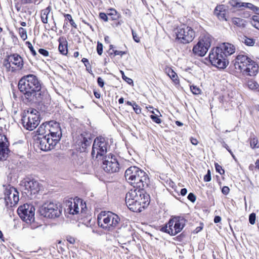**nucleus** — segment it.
Listing matches in <instances>:
<instances>
[{
  "instance_id": "obj_47",
  "label": "nucleus",
  "mask_w": 259,
  "mask_h": 259,
  "mask_svg": "<svg viewBox=\"0 0 259 259\" xmlns=\"http://www.w3.org/2000/svg\"><path fill=\"white\" fill-rule=\"evenodd\" d=\"M211 178L210 170L208 169L207 170V174L204 177V181L205 182H209L211 181Z\"/></svg>"
},
{
  "instance_id": "obj_7",
  "label": "nucleus",
  "mask_w": 259,
  "mask_h": 259,
  "mask_svg": "<svg viewBox=\"0 0 259 259\" xmlns=\"http://www.w3.org/2000/svg\"><path fill=\"white\" fill-rule=\"evenodd\" d=\"M108 142L104 138H96L94 141L91 155L93 158L102 159L106 156L108 150Z\"/></svg>"
},
{
  "instance_id": "obj_54",
  "label": "nucleus",
  "mask_w": 259,
  "mask_h": 259,
  "mask_svg": "<svg viewBox=\"0 0 259 259\" xmlns=\"http://www.w3.org/2000/svg\"><path fill=\"white\" fill-rule=\"evenodd\" d=\"M66 240L70 244H74L75 243V239L71 236H67L66 237Z\"/></svg>"
},
{
  "instance_id": "obj_5",
  "label": "nucleus",
  "mask_w": 259,
  "mask_h": 259,
  "mask_svg": "<svg viewBox=\"0 0 259 259\" xmlns=\"http://www.w3.org/2000/svg\"><path fill=\"white\" fill-rule=\"evenodd\" d=\"M186 220L180 217H175L170 219L165 226L160 230L171 236H175L180 233L184 227Z\"/></svg>"
},
{
  "instance_id": "obj_64",
  "label": "nucleus",
  "mask_w": 259,
  "mask_h": 259,
  "mask_svg": "<svg viewBox=\"0 0 259 259\" xmlns=\"http://www.w3.org/2000/svg\"><path fill=\"white\" fill-rule=\"evenodd\" d=\"M250 10L255 12L256 14H259V8L255 6L254 9H251Z\"/></svg>"
},
{
  "instance_id": "obj_61",
  "label": "nucleus",
  "mask_w": 259,
  "mask_h": 259,
  "mask_svg": "<svg viewBox=\"0 0 259 259\" xmlns=\"http://www.w3.org/2000/svg\"><path fill=\"white\" fill-rule=\"evenodd\" d=\"M187 193V190L186 188H183L181 190V194L182 196H185Z\"/></svg>"
},
{
  "instance_id": "obj_34",
  "label": "nucleus",
  "mask_w": 259,
  "mask_h": 259,
  "mask_svg": "<svg viewBox=\"0 0 259 259\" xmlns=\"http://www.w3.org/2000/svg\"><path fill=\"white\" fill-rule=\"evenodd\" d=\"M156 112L158 114H155V115H151L150 117L153 121L156 122V123H160L161 120L159 118V116L161 115L158 110H156Z\"/></svg>"
},
{
  "instance_id": "obj_30",
  "label": "nucleus",
  "mask_w": 259,
  "mask_h": 259,
  "mask_svg": "<svg viewBox=\"0 0 259 259\" xmlns=\"http://www.w3.org/2000/svg\"><path fill=\"white\" fill-rule=\"evenodd\" d=\"M232 23L237 27H244L245 25V21L240 18L234 17L232 18Z\"/></svg>"
},
{
  "instance_id": "obj_29",
  "label": "nucleus",
  "mask_w": 259,
  "mask_h": 259,
  "mask_svg": "<svg viewBox=\"0 0 259 259\" xmlns=\"http://www.w3.org/2000/svg\"><path fill=\"white\" fill-rule=\"evenodd\" d=\"M49 126V122L42 123L37 130L36 132L37 134L40 136V137L45 136L44 135L45 134V129L46 128H47L50 127Z\"/></svg>"
},
{
  "instance_id": "obj_11",
  "label": "nucleus",
  "mask_w": 259,
  "mask_h": 259,
  "mask_svg": "<svg viewBox=\"0 0 259 259\" xmlns=\"http://www.w3.org/2000/svg\"><path fill=\"white\" fill-rule=\"evenodd\" d=\"M177 38L183 44H188L194 39L195 33L193 29L186 25H183L177 29Z\"/></svg>"
},
{
  "instance_id": "obj_50",
  "label": "nucleus",
  "mask_w": 259,
  "mask_h": 259,
  "mask_svg": "<svg viewBox=\"0 0 259 259\" xmlns=\"http://www.w3.org/2000/svg\"><path fill=\"white\" fill-rule=\"evenodd\" d=\"M121 73L122 75V78L125 80L126 81L128 84H131L132 83H133V80L129 78V77H126L124 74V73L122 71H121Z\"/></svg>"
},
{
  "instance_id": "obj_18",
  "label": "nucleus",
  "mask_w": 259,
  "mask_h": 259,
  "mask_svg": "<svg viewBox=\"0 0 259 259\" xmlns=\"http://www.w3.org/2000/svg\"><path fill=\"white\" fill-rule=\"evenodd\" d=\"M9 145L6 136L0 134V160H5L8 158L10 152Z\"/></svg>"
},
{
  "instance_id": "obj_27",
  "label": "nucleus",
  "mask_w": 259,
  "mask_h": 259,
  "mask_svg": "<svg viewBox=\"0 0 259 259\" xmlns=\"http://www.w3.org/2000/svg\"><path fill=\"white\" fill-rule=\"evenodd\" d=\"M51 10V7L48 6L46 9L42 10L41 12V20L44 24L48 23V15Z\"/></svg>"
},
{
  "instance_id": "obj_41",
  "label": "nucleus",
  "mask_w": 259,
  "mask_h": 259,
  "mask_svg": "<svg viewBox=\"0 0 259 259\" xmlns=\"http://www.w3.org/2000/svg\"><path fill=\"white\" fill-rule=\"evenodd\" d=\"M242 5V10H245V9H248L250 10L251 9H254L255 6L252 5L251 3H243L241 4Z\"/></svg>"
},
{
  "instance_id": "obj_3",
  "label": "nucleus",
  "mask_w": 259,
  "mask_h": 259,
  "mask_svg": "<svg viewBox=\"0 0 259 259\" xmlns=\"http://www.w3.org/2000/svg\"><path fill=\"white\" fill-rule=\"evenodd\" d=\"M125 178L129 183L134 185V188H143L147 186L148 176L146 173L136 166H131L125 172Z\"/></svg>"
},
{
  "instance_id": "obj_12",
  "label": "nucleus",
  "mask_w": 259,
  "mask_h": 259,
  "mask_svg": "<svg viewBox=\"0 0 259 259\" xmlns=\"http://www.w3.org/2000/svg\"><path fill=\"white\" fill-rule=\"evenodd\" d=\"M4 199L5 205L8 208L15 206L19 200V193L14 187L7 186L4 191Z\"/></svg>"
},
{
  "instance_id": "obj_15",
  "label": "nucleus",
  "mask_w": 259,
  "mask_h": 259,
  "mask_svg": "<svg viewBox=\"0 0 259 259\" xmlns=\"http://www.w3.org/2000/svg\"><path fill=\"white\" fill-rule=\"evenodd\" d=\"M149 195H144V197L131 201L132 204L125 203L127 207L134 212H141L149 204Z\"/></svg>"
},
{
  "instance_id": "obj_62",
  "label": "nucleus",
  "mask_w": 259,
  "mask_h": 259,
  "mask_svg": "<svg viewBox=\"0 0 259 259\" xmlns=\"http://www.w3.org/2000/svg\"><path fill=\"white\" fill-rule=\"evenodd\" d=\"M221 221V218L219 216H215L214 219V222L215 223H219Z\"/></svg>"
},
{
  "instance_id": "obj_53",
  "label": "nucleus",
  "mask_w": 259,
  "mask_h": 259,
  "mask_svg": "<svg viewBox=\"0 0 259 259\" xmlns=\"http://www.w3.org/2000/svg\"><path fill=\"white\" fill-rule=\"evenodd\" d=\"M215 167L216 170L219 172L220 174H222V173H224V169H222V166H220L219 164L216 163L215 164Z\"/></svg>"
},
{
  "instance_id": "obj_45",
  "label": "nucleus",
  "mask_w": 259,
  "mask_h": 259,
  "mask_svg": "<svg viewBox=\"0 0 259 259\" xmlns=\"http://www.w3.org/2000/svg\"><path fill=\"white\" fill-rule=\"evenodd\" d=\"M256 216L254 213H251L249 216V221L251 225H254L255 222Z\"/></svg>"
},
{
  "instance_id": "obj_21",
  "label": "nucleus",
  "mask_w": 259,
  "mask_h": 259,
  "mask_svg": "<svg viewBox=\"0 0 259 259\" xmlns=\"http://www.w3.org/2000/svg\"><path fill=\"white\" fill-rule=\"evenodd\" d=\"M144 195H148L145 193L143 190L139 189H132L130 190L126 194L125 198V203L127 202L132 204L131 201L139 199L144 197Z\"/></svg>"
},
{
  "instance_id": "obj_16",
  "label": "nucleus",
  "mask_w": 259,
  "mask_h": 259,
  "mask_svg": "<svg viewBox=\"0 0 259 259\" xmlns=\"http://www.w3.org/2000/svg\"><path fill=\"white\" fill-rule=\"evenodd\" d=\"M37 143H39L40 149L44 151H48L54 148L58 143L53 140L49 135H45L42 137H38Z\"/></svg>"
},
{
  "instance_id": "obj_28",
  "label": "nucleus",
  "mask_w": 259,
  "mask_h": 259,
  "mask_svg": "<svg viewBox=\"0 0 259 259\" xmlns=\"http://www.w3.org/2000/svg\"><path fill=\"white\" fill-rule=\"evenodd\" d=\"M92 142L91 134H87V137H83L82 140V148L86 149L87 147H90Z\"/></svg>"
},
{
  "instance_id": "obj_39",
  "label": "nucleus",
  "mask_w": 259,
  "mask_h": 259,
  "mask_svg": "<svg viewBox=\"0 0 259 259\" xmlns=\"http://www.w3.org/2000/svg\"><path fill=\"white\" fill-rule=\"evenodd\" d=\"M251 23L253 26H254L256 29H259V21L258 20L257 16H254L252 17V20Z\"/></svg>"
},
{
  "instance_id": "obj_37",
  "label": "nucleus",
  "mask_w": 259,
  "mask_h": 259,
  "mask_svg": "<svg viewBox=\"0 0 259 259\" xmlns=\"http://www.w3.org/2000/svg\"><path fill=\"white\" fill-rule=\"evenodd\" d=\"M18 31H19V33L20 34V37L23 40H25V39H27V32H26V30L24 28H23L22 27H20L18 29Z\"/></svg>"
},
{
  "instance_id": "obj_25",
  "label": "nucleus",
  "mask_w": 259,
  "mask_h": 259,
  "mask_svg": "<svg viewBox=\"0 0 259 259\" xmlns=\"http://www.w3.org/2000/svg\"><path fill=\"white\" fill-rule=\"evenodd\" d=\"M218 49H221L226 56H230L235 52V47L229 43H223L218 47Z\"/></svg>"
},
{
  "instance_id": "obj_23",
  "label": "nucleus",
  "mask_w": 259,
  "mask_h": 259,
  "mask_svg": "<svg viewBox=\"0 0 259 259\" xmlns=\"http://www.w3.org/2000/svg\"><path fill=\"white\" fill-rule=\"evenodd\" d=\"M9 61L15 65L18 70H22L24 68L23 59L18 54L9 55Z\"/></svg>"
},
{
  "instance_id": "obj_8",
  "label": "nucleus",
  "mask_w": 259,
  "mask_h": 259,
  "mask_svg": "<svg viewBox=\"0 0 259 259\" xmlns=\"http://www.w3.org/2000/svg\"><path fill=\"white\" fill-rule=\"evenodd\" d=\"M211 41L212 37L210 35H201L193 48V53L198 56H204L211 46Z\"/></svg>"
},
{
  "instance_id": "obj_17",
  "label": "nucleus",
  "mask_w": 259,
  "mask_h": 259,
  "mask_svg": "<svg viewBox=\"0 0 259 259\" xmlns=\"http://www.w3.org/2000/svg\"><path fill=\"white\" fill-rule=\"evenodd\" d=\"M50 130L47 135H49L53 140L58 143L62 137V132L59 124L53 121L49 122Z\"/></svg>"
},
{
  "instance_id": "obj_24",
  "label": "nucleus",
  "mask_w": 259,
  "mask_h": 259,
  "mask_svg": "<svg viewBox=\"0 0 259 259\" xmlns=\"http://www.w3.org/2000/svg\"><path fill=\"white\" fill-rule=\"evenodd\" d=\"M226 7L225 5H222L215 7L214 13L220 20L227 21L228 19L226 16Z\"/></svg>"
},
{
  "instance_id": "obj_63",
  "label": "nucleus",
  "mask_w": 259,
  "mask_h": 259,
  "mask_svg": "<svg viewBox=\"0 0 259 259\" xmlns=\"http://www.w3.org/2000/svg\"><path fill=\"white\" fill-rule=\"evenodd\" d=\"M222 146L223 147L225 148L229 152V150H231L229 146H228V145L225 142H223L222 143Z\"/></svg>"
},
{
  "instance_id": "obj_55",
  "label": "nucleus",
  "mask_w": 259,
  "mask_h": 259,
  "mask_svg": "<svg viewBox=\"0 0 259 259\" xmlns=\"http://www.w3.org/2000/svg\"><path fill=\"white\" fill-rule=\"evenodd\" d=\"M230 191V189L227 186H224L222 189V193L225 195H227Z\"/></svg>"
},
{
  "instance_id": "obj_9",
  "label": "nucleus",
  "mask_w": 259,
  "mask_h": 259,
  "mask_svg": "<svg viewBox=\"0 0 259 259\" xmlns=\"http://www.w3.org/2000/svg\"><path fill=\"white\" fill-rule=\"evenodd\" d=\"M39 212L44 217L53 219L59 217L62 213V210L57 204L47 202L40 207Z\"/></svg>"
},
{
  "instance_id": "obj_60",
  "label": "nucleus",
  "mask_w": 259,
  "mask_h": 259,
  "mask_svg": "<svg viewBox=\"0 0 259 259\" xmlns=\"http://www.w3.org/2000/svg\"><path fill=\"white\" fill-rule=\"evenodd\" d=\"M64 17L66 20H68L69 22L72 20V17L70 14H64Z\"/></svg>"
},
{
  "instance_id": "obj_13",
  "label": "nucleus",
  "mask_w": 259,
  "mask_h": 259,
  "mask_svg": "<svg viewBox=\"0 0 259 259\" xmlns=\"http://www.w3.org/2000/svg\"><path fill=\"white\" fill-rule=\"evenodd\" d=\"M102 160L103 168L105 171L110 174L119 171V164L115 155L109 154L106 155Z\"/></svg>"
},
{
  "instance_id": "obj_33",
  "label": "nucleus",
  "mask_w": 259,
  "mask_h": 259,
  "mask_svg": "<svg viewBox=\"0 0 259 259\" xmlns=\"http://www.w3.org/2000/svg\"><path fill=\"white\" fill-rule=\"evenodd\" d=\"M242 2L238 0H230L229 1V4L230 6L237 10H242Z\"/></svg>"
},
{
  "instance_id": "obj_2",
  "label": "nucleus",
  "mask_w": 259,
  "mask_h": 259,
  "mask_svg": "<svg viewBox=\"0 0 259 259\" xmlns=\"http://www.w3.org/2000/svg\"><path fill=\"white\" fill-rule=\"evenodd\" d=\"M233 62L235 69L244 75L255 76L258 72V65L245 55H238Z\"/></svg>"
},
{
  "instance_id": "obj_58",
  "label": "nucleus",
  "mask_w": 259,
  "mask_h": 259,
  "mask_svg": "<svg viewBox=\"0 0 259 259\" xmlns=\"http://www.w3.org/2000/svg\"><path fill=\"white\" fill-rule=\"evenodd\" d=\"M113 52H114V54L115 56H117V55L122 56L123 55L125 54V52H123V51H121L113 50Z\"/></svg>"
},
{
  "instance_id": "obj_22",
  "label": "nucleus",
  "mask_w": 259,
  "mask_h": 259,
  "mask_svg": "<svg viewBox=\"0 0 259 259\" xmlns=\"http://www.w3.org/2000/svg\"><path fill=\"white\" fill-rule=\"evenodd\" d=\"M81 203L79 198H75L66 201V205L68 208L67 211L70 214H75L79 213L78 203Z\"/></svg>"
},
{
  "instance_id": "obj_35",
  "label": "nucleus",
  "mask_w": 259,
  "mask_h": 259,
  "mask_svg": "<svg viewBox=\"0 0 259 259\" xmlns=\"http://www.w3.org/2000/svg\"><path fill=\"white\" fill-rule=\"evenodd\" d=\"M241 41L246 45L248 46H253L255 42L254 40L252 38H248L246 36H244L242 37Z\"/></svg>"
},
{
  "instance_id": "obj_38",
  "label": "nucleus",
  "mask_w": 259,
  "mask_h": 259,
  "mask_svg": "<svg viewBox=\"0 0 259 259\" xmlns=\"http://www.w3.org/2000/svg\"><path fill=\"white\" fill-rule=\"evenodd\" d=\"M250 147L252 149H255L259 148V144L258 143V140L256 138H253L251 139L250 142Z\"/></svg>"
},
{
  "instance_id": "obj_48",
  "label": "nucleus",
  "mask_w": 259,
  "mask_h": 259,
  "mask_svg": "<svg viewBox=\"0 0 259 259\" xmlns=\"http://www.w3.org/2000/svg\"><path fill=\"white\" fill-rule=\"evenodd\" d=\"M133 108L135 112L137 114H140L141 112V109L139 106H138L136 102H134L133 104Z\"/></svg>"
},
{
  "instance_id": "obj_10",
  "label": "nucleus",
  "mask_w": 259,
  "mask_h": 259,
  "mask_svg": "<svg viewBox=\"0 0 259 259\" xmlns=\"http://www.w3.org/2000/svg\"><path fill=\"white\" fill-rule=\"evenodd\" d=\"M36 110L31 109L28 111L27 115L22 119L23 126L27 130L32 131L39 123V115Z\"/></svg>"
},
{
  "instance_id": "obj_57",
  "label": "nucleus",
  "mask_w": 259,
  "mask_h": 259,
  "mask_svg": "<svg viewBox=\"0 0 259 259\" xmlns=\"http://www.w3.org/2000/svg\"><path fill=\"white\" fill-rule=\"evenodd\" d=\"M100 18L105 21H108V17L107 15L104 13H100L99 15Z\"/></svg>"
},
{
  "instance_id": "obj_44",
  "label": "nucleus",
  "mask_w": 259,
  "mask_h": 259,
  "mask_svg": "<svg viewBox=\"0 0 259 259\" xmlns=\"http://www.w3.org/2000/svg\"><path fill=\"white\" fill-rule=\"evenodd\" d=\"M26 44L28 48L29 49L32 55L33 56H36L37 55V53H36V51L34 50L31 42H30L29 41H27Z\"/></svg>"
},
{
  "instance_id": "obj_32",
  "label": "nucleus",
  "mask_w": 259,
  "mask_h": 259,
  "mask_svg": "<svg viewBox=\"0 0 259 259\" xmlns=\"http://www.w3.org/2000/svg\"><path fill=\"white\" fill-rule=\"evenodd\" d=\"M166 72L169 77L176 83H177L179 82L178 80V76L176 72H175L171 69L168 68Z\"/></svg>"
},
{
  "instance_id": "obj_49",
  "label": "nucleus",
  "mask_w": 259,
  "mask_h": 259,
  "mask_svg": "<svg viewBox=\"0 0 259 259\" xmlns=\"http://www.w3.org/2000/svg\"><path fill=\"white\" fill-rule=\"evenodd\" d=\"M132 33L134 40L137 42H140V38L138 36L137 34L133 29H132Z\"/></svg>"
},
{
  "instance_id": "obj_46",
  "label": "nucleus",
  "mask_w": 259,
  "mask_h": 259,
  "mask_svg": "<svg viewBox=\"0 0 259 259\" xmlns=\"http://www.w3.org/2000/svg\"><path fill=\"white\" fill-rule=\"evenodd\" d=\"M97 53L99 55H101L103 53V45L101 42H98L97 47Z\"/></svg>"
},
{
  "instance_id": "obj_6",
  "label": "nucleus",
  "mask_w": 259,
  "mask_h": 259,
  "mask_svg": "<svg viewBox=\"0 0 259 259\" xmlns=\"http://www.w3.org/2000/svg\"><path fill=\"white\" fill-rule=\"evenodd\" d=\"M225 54L218 47L213 48L209 55V60L211 64L220 69L225 68L229 64Z\"/></svg>"
},
{
  "instance_id": "obj_26",
  "label": "nucleus",
  "mask_w": 259,
  "mask_h": 259,
  "mask_svg": "<svg viewBox=\"0 0 259 259\" xmlns=\"http://www.w3.org/2000/svg\"><path fill=\"white\" fill-rule=\"evenodd\" d=\"M246 85L251 90L254 92L259 91V84L253 79L246 80Z\"/></svg>"
},
{
  "instance_id": "obj_52",
  "label": "nucleus",
  "mask_w": 259,
  "mask_h": 259,
  "mask_svg": "<svg viewBox=\"0 0 259 259\" xmlns=\"http://www.w3.org/2000/svg\"><path fill=\"white\" fill-rule=\"evenodd\" d=\"M187 198L190 201H191L192 202H195L196 199V197L195 196V195L192 193H190L188 194Z\"/></svg>"
},
{
  "instance_id": "obj_43",
  "label": "nucleus",
  "mask_w": 259,
  "mask_h": 259,
  "mask_svg": "<svg viewBox=\"0 0 259 259\" xmlns=\"http://www.w3.org/2000/svg\"><path fill=\"white\" fill-rule=\"evenodd\" d=\"M11 62L9 61V55L7 56V57L5 59L4 61V66L6 67V68L8 70H10V68L11 67Z\"/></svg>"
},
{
  "instance_id": "obj_56",
  "label": "nucleus",
  "mask_w": 259,
  "mask_h": 259,
  "mask_svg": "<svg viewBox=\"0 0 259 259\" xmlns=\"http://www.w3.org/2000/svg\"><path fill=\"white\" fill-rule=\"evenodd\" d=\"M97 82H98V85L100 87L103 88L104 87V80L101 77H99L98 78Z\"/></svg>"
},
{
  "instance_id": "obj_59",
  "label": "nucleus",
  "mask_w": 259,
  "mask_h": 259,
  "mask_svg": "<svg viewBox=\"0 0 259 259\" xmlns=\"http://www.w3.org/2000/svg\"><path fill=\"white\" fill-rule=\"evenodd\" d=\"M190 141H191V143L194 145H197L198 143V142L196 139L192 138V137L190 138Z\"/></svg>"
},
{
  "instance_id": "obj_4",
  "label": "nucleus",
  "mask_w": 259,
  "mask_h": 259,
  "mask_svg": "<svg viewBox=\"0 0 259 259\" xmlns=\"http://www.w3.org/2000/svg\"><path fill=\"white\" fill-rule=\"evenodd\" d=\"M97 220L98 225L107 230H113L120 221L118 216L111 211L101 212L98 215Z\"/></svg>"
},
{
  "instance_id": "obj_14",
  "label": "nucleus",
  "mask_w": 259,
  "mask_h": 259,
  "mask_svg": "<svg viewBox=\"0 0 259 259\" xmlns=\"http://www.w3.org/2000/svg\"><path fill=\"white\" fill-rule=\"evenodd\" d=\"M17 212L21 219L27 223L34 221L35 208L32 204L26 203L19 206Z\"/></svg>"
},
{
  "instance_id": "obj_51",
  "label": "nucleus",
  "mask_w": 259,
  "mask_h": 259,
  "mask_svg": "<svg viewBox=\"0 0 259 259\" xmlns=\"http://www.w3.org/2000/svg\"><path fill=\"white\" fill-rule=\"evenodd\" d=\"M38 52L45 57H47L49 55V52L44 49H39L38 50Z\"/></svg>"
},
{
  "instance_id": "obj_36",
  "label": "nucleus",
  "mask_w": 259,
  "mask_h": 259,
  "mask_svg": "<svg viewBox=\"0 0 259 259\" xmlns=\"http://www.w3.org/2000/svg\"><path fill=\"white\" fill-rule=\"evenodd\" d=\"M84 204L85 205V208H86V210H84V209L82 207V215L83 214V213H85L86 214L85 218H87L88 222H90L91 220V212L90 210H88L85 202L84 203Z\"/></svg>"
},
{
  "instance_id": "obj_40",
  "label": "nucleus",
  "mask_w": 259,
  "mask_h": 259,
  "mask_svg": "<svg viewBox=\"0 0 259 259\" xmlns=\"http://www.w3.org/2000/svg\"><path fill=\"white\" fill-rule=\"evenodd\" d=\"M82 62H83L86 67L87 70L90 73L92 72V67L90 63L87 59L83 58L82 59Z\"/></svg>"
},
{
  "instance_id": "obj_1",
  "label": "nucleus",
  "mask_w": 259,
  "mask_h": 259,
  "mask_svg": "<svg viewBox=\"0 0 259 259\" xmlns=\"http://www.w3.org/2000/svg\"><path fill=\"white\" fill-rule=\"evenodd\" d=\"M18 86L24 98L29 102H41L47 95L46 92L41 89L40 80L34 74H28L21 77Z\"/></svg>"
},
{
  "instance_id": "obj_19",
  "label": "nucleus",
  "mask_w": 259,
  "mask_h": 259,
  "mask_svg": "<svg viewBox=\"0 0 259 259\" xmlns=\"http://www.w3.org/2000/svg\"><path fill=\"white\" fill-rule=\"evenodd\" d=\"M81 135L73 133V141L74 149L72 150V158L73 160H78L81 154Z\"/></svg>"
},
{
  "instance_id": "obj_31",
  "label": "nucleus",
  "mask_w": 259,
  "mask_h": 259,
  "mask_svg": "<svg viewBox=\"0 0 259 259\" xmlns=\"http://www.w3.org/2000/svg\"><path fill=\"white\" fill-rule=\"evenodd\" d=\"M58 49L60 53H61L62 55H67L68 53V49L66 41L60 42Z\"/></svg>"
},
{
  "instance_id": "obj_42",
  "label": "nucleus",
  "mask_w": 259,
  "mask_h": 259,
  "mask_svg": "<svg viewBox=\"0 0 259 259\" xmlns=\"http://www.w3.org/2000/svg\"><path fill=\"white\" fill-rule=\"evenodd\" d=\"M190 89L192 93L194 95H199L201 93V90L196 85H191Z\"/></svg>"
},
{
  "instance_id": "obj_20",
  "label": "nucleus",
  "mask_w": 259,
  "mask_h": 259,
  "mask_svg": "<svg viewBox=\"0 0 259 259\" xmlns=\"http://www.w3.org/2000/svg\"><path fill=\"white\" fill-rule=\"evenodd\" d=\"M25 190L27 191L26 193L30 194H35L40 190V186L37 181L32 179L29 181L26 180L23 182Z\"/></svg>"
}]
</instances>
